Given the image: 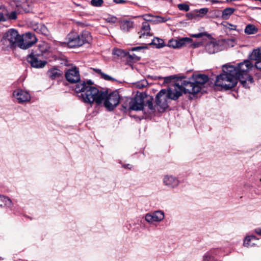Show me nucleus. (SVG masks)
I'll use <instances>...</instances> for the list:
<instances>
[{"label":"nucleus","instance_id":"obj_40","mask_svg":"<svg viewBox=\"0 0 261 261\" xmlns=\"http://www.w3.org/2000/svg\"><path fill=\"white\" fill-rule=\"evenodd\" d=\"M147 84L146 81H143L136 84V87L139 89L145 87Z\"/></svg>","mask_w":261,"mask_h":261},{"label":"nucleus","instance_id":"obj_43","mask_svg":"<svg viewBox=\"0 0 261 261\" xmlns=\"http://www.w3.org/2000/svg\"><path fill=\"white\" fill-rule=\"evenodd\" d=\"M174 77L172 76L164 77H163L164 83L166 84L171 83L173 82V80L174 79Z\"/></svg>","mask_w":261,"mask_h":261},{"label":"nucleus","instance_id":"obj_6","mask_svg":"<svg viewBox=\"0 0 261 261\" xmlns=\"http://www.w3.org/2000/svg\"><path fill=\"white\" fill-rule=\"evenodd\" d=\"M66 39L68 46L74 47L90 43L92 41V36L88 31H83L80 34L72 32L68 35Z\"/></svg>","mask_w":261,"mask_h":261},{"label":"nucleus","instance_id":"obj_44","mask_svg":"<svg viewBox=\"0 0 261 261\" xmlns=\"http://www.w3.org/2000/svg\"><path fill=\"white\" fill-rule=\"evenodd\" d=\"M225 27L230 30H236L237 29V25L229 23H227Z\"/></svg>","mask_w":261,"mask_h":261},{"label":"nucleus","instance_id":"obj_31","mask_svg":"<svg viewBox=\"0 0 261 261\" xmlns=\"http://www.w3.org/2000/svg\"><path fill=\"white\" fill-rule=\"evenodd\" d=\"M49 48L48 44L45 42H42L38 45V49L41 52V54H39L40 56H42L43 53L47 52Z\"/></svg>","mask_w":261,"mask_h":261},{"label":"nucleus","instance_id":"obj_14","mask_svg":"<svg viewBox=\"0 0 261 261\" xmlns=\"http://www.w3.org/2000/svg\"><path fill=\"white\" fill-rule=\"evenodd\" d=\"M13 95L19 103L28 102L31 99L30 94L22 89H18L14 90Z\"/></svg>","mask_w":261,"mask_h":261},{"label":"nucleus","instance_id":"obj_37","mask_svg":"<svg viewBox=\"0 0 261 261\" xmlns=\"http://www.w3.org/2000/svg\"><path fill=\"white\" fill-rule=\"evenodd\" d=\"M91 5L94 7H100L103 4V0H91Z\"/></svg>","mask_w":261,"mask_h":261},{"label":"nucleus","instance_id":"obj_45","mask_svg":"<svg viewBox=\"0 0 261 261\" xmlns=\"http://www.w3.org/2000/svg\"><path fill=\"white\" fill-rule=\"evenodd\" d=\"M204 35H205L204 33H200L198 34H193L192 36L195 38H200L202 37Z\"/></svg>","mask_w":261,"mask_h":261},{"label":"nucleus","instance_id":"obj_17","mask_svg":"<svg viewBox=\"0 0 261 261\" xmlns=\"http://www.w3.org/2000/svg\"><path fill=\"white\" fill-rule=\"evenodd\" d=\"M250 59L255 61V66L257 69H261V48L254 49L250 56Z\"/></svg>","mask_w":261,"mask_h":261},{"label":"nucleus","instance_id":"obj_21","mask_svg":"<svg viewBox=\"0 0 261 261\" xmlns=\"http://www.w3.org/2000/svg\"><path fill=\"white\" fill-rule=\"evenodd\" d=\"M195 84L200 86L201 89V86L207 82L208 77L205 74H199L195 76Z\"/></svg>","mask_w":261,"mask_h":261},{"label":"nucleus","instance_id":"obj_33","mask_svg":"<svg viewBox=\"0 0 261 261\" xmlns=\"http://www.w3.org/2000/svg\"><path fill=\"white\" fill-rule=\"evenodd\" d=\"M113 54L118 57H123L126 56L127 53L122 49L114 48L113 50Z\"/></svg>","mask_w":261,"mask_h":261},{"label":"nucleus","instance_id":"obj_20","mask_svg":"<svg viewBox=\"0 0 261 261\" xmlns=\"http://www.w3.org/2000/svg\"><path fill=\"white\" fill-rule=\"evenodd\" d=\"M258 239L253 235L247 236L243 242V245L245 247H251L256 245Z\"/></svg>","mask_w":261,"mask_h":261},{"label":"nucleus","instance_id":"obj_48","mask_svg":"<svg viewBox=\"0 0 261 261\" xmlns=\"http://www.w3.org/2000/svg\"><path fill=\"white\" fill-rule=\"evenodd\" d=\"M200 45H201V43H200V42H197V43H193V44H192V46H193L194 47H199Z\"/></svg>","mask_w":261,"mask_h":261},{"label":"nucleus","instance_id":"obj_39","mask_svg":"<svg viewBox=\"0 0 261 261\" xmlns=\"http://www.w3.org/2000/svg\"><path fill=\"white\" fill-rule=\"evenodd\" d=\"M177 7L180 10H183L186 12L188 11L190 9L189 5L186 4H178Z\"/></svg>","mask_w":261,"mask_h":261},{"label":"nucleus","instance_id":"obj_34","mask_svg":"<svg viewBox=\"0 0 261 261\" xmlns=\"http://www.w3.org/2000/svg\"><path fill=\"white\" fill-rule=\"evenodd\" d=\"M97 73L100 74L101 75V76L102 79H105V80L107 81H112L114 79L111 76H109V75H107L103 72H101V70L99 69H94Z\"/></svg>","mask_w":261,"mask_h":261},{"label":"nucleus","instance_id":"obj_32","mask_svg":"<svg viewBox=\"0 0 261 261\" xmlns=\"http://www.w3.org/2000/svg\"><path fill=\"white\" fill-rule=\"evenodd\" d=\"M169 18L162 17L160 16H155L152 17L151 22L153 23H159L162 22H165L169 20Z\"/></svg>","mask_w":261,"mask_h":261},{"label":"nucleus","instance_id":"obj_16","mask_svg":"<svg viewBox=\"0 0 261 261\" xmlns=\"http://www.w3.org/2000/svg\"><path fill=\"white\" fill-rule=\"evenodd\" d=\"M163 182L165 186L171 189L177 187L179 183L177 177L171 175H165L163 178Z\"/></svg>","mask_w":261,"mask_h":261},{"label":"nucleus","instance_id":"obj_46","mask_svg":"<svg viewBox=\"0 0 261 261\" xmlns=\"http://www.w3.org/2000/svg\"><path fill=\"white\" fill-rule=\"evenodd\" d=\"M114 2L116 4H122L125 3L124 0H114Z\"/></svg>","mask_w":261,"mask_h":261},{"label":"nucleus","instance_id":"obj_27","mask_svg":"<svg viewBox=\"0 0 261 261\" xmlns=\"http://www.w3.org/2000/svg\"><path fill=\"white\" fill-rule=\"evenodd\" d=\"M8 10L3 6H0V21H4L7 19Z\"/></svg>","mask_w":261,"mask_h":261},{"label":"nucleus","instance_id":"obj_18","mask_svg":"<svg viewBox=\"0 0 261 261\" xmlns=\"http://www.w3.org/2000/svg\"><path fill=\"white\" fill-rule=\"evenodd\" d=\"M191 39L189 38H183L179 40L171 39L169 40L168 46L174 48H179L184 46L186 42H190Z\"/></svg>","mask_w":261,"mask_h":261},{"label":"nucleus","instance_id":"obj_26","mask_svg":"<svg viewBox=\"0 0 261 261\" xmlns=\"http://www.w3.org/2000/svg\"><path fill=\"white\" fill-rule=\"evenodd\" d=\"M235 9L232 8H227L225 9L222 13L221 17L223 19H228L230 16L233 13Z\"/></svg>","mask_w":261,"mask_h":261},{"label":"nucleus","instance_id":"obj_11","mask_svg":"<svg viewBox=\"0 0 261 261\" xmlns=\"http://www.w3.org/2000/svg\"><path fill=\"white\" fill-rule=\"evenodd\" d=\"M165 218V214L163 211L159 210L152 213H148L145 215V219L149 223L154 222H160L162 221Z\"/></svg>","mask_w":261,"mask_h":261},{"label":"nucleus","instance_id":"obj_13","mask_svg":"<svg viewBox=\"0 0 261 261\" xmlns=\"http://www.w3.org/2000/svg\"><path fill=\"white\" fill-rule=\"evenodd\" d=\"M65 77L69 82L71 83H79L80 75L79 71L76 67L68 69L65 73Z\"/></svg>","mask_w":261,"mask_h":261},{"label":"nucleus","instance_id":"obj_52","mask_svg":"<svg viewBox=\"0 0 261 261\" xmlns=\"http://www.w3.org/2000/svg\"><path fill=\"white\" fill-rule=\"evenodd\" d=\"M259 180H260V181H261V178H260Z\"/></svg>","mask_w":261,"mask_h":261},{"label":"nucleus","instance_id":"obj_19","mask_svg":"<svg viewBox=\"0 0 261 261\" xmlns=\"http://www.w3.org/2000/svg\"><path fill=\"white\" fill-rule=\"evenodd\" d=\"M33 29L37 33L47 36L49 34V31L47 28L42 23H35L32 26Z\"/></svg>","mask_w":261,"mask_h":261},{"label":"nucleus","instance_id":"obj_15","mask_svg":"<svg viewBox=\"0 0 261 261\" xmlns=\"http://www.w3.org/2000/svg\"><path fill=\"white\" fill-rule=\"evenodd\" d=\"M205 49L208 54H213L221 50L222 49V47L220 45L219 42L212 40L206 43Z\"/></svg>","mask_w":261,"mask_h":261},{"label":"nucleus","instance_id":"obj_10","mask_svg":"<svg viewBox=\"0 0 261 261\" xmlns=\"http://www.w3.org/2000/svg\"><path fill=\"white\" fill-rule=\"evenodd\" d=\"M21 43L19 44L20 48L23 49H27L31 47L37 41L36 37L31 33H27L21 36Z\"/></svg>","mask_w":261,"mask_h":261},{"label":"nucleus","instance_id":"obj_30","mask_svg":"<svg viewBox=\"0 0 261 261\" xmlns=\"http://www.w3.org/2000/svg\"><path fill=\"white\" fill-rule=\"evenodd\" d=\"M149 40L150 42L149 44L155 45L159 48L163 46L164 41L161 39L155 38H154L153 39H152V38H151Z\"/></svg>","mask_w":261,"mask_h":261},{"label":"nucleus","instance_id":"obj_9","mask_svg":"<svg viewBox=\"0 0 261 261\" xmlns=\"http://www.w3.org/2000/svg\"><path fill=\"white\" fill-rule=\"evenodd\" d=\"M139 37L143 41L142 44L148 45L150 43V39L153 36L150 32V27L147 22H143L142 24L140 31L138 33Z\"/></svg>","mask_w":261,"mask_h":261},{"label":"nucleus","instance_id":"obj_42","mask_svg":"<svg viewBox=\"0 0 261 261\" xmlns=\"http://www.w3.org/2000/svg\"><path fill=\"white\" fill-rule=\"evenodd\" d=\"M202 261H214V257L207 253L203 256Z\"/></svg>","mask_w":261,"mask_h":261},{"label":"nucleus","instance_id":"obj_5","mask_svg":"<svg viewBox=\"0 0 261 261\" xmlns=\"http://www.w3.org/2000/svg\"><path fill=\"white\" fill-rule=\"evenodd\" d=\"M152 98L145 100L141 96H137L129 102L128 109L134 111H143L145 113L152 114L155 112Z\"/></svg>","mask_w":261,"mask_h":261},{"label":"nucleus","instance_id":"obj_35","mask_svg":"<svg viewBox=\"0 0 261 261\" xmlns=\"http://www.w3.org/2000/svg\"><path fill=\"white\" fill-rule=\"evenodd\" d=\"M0 199L2 202L5 203V205L7 206L10 207L13 204L10 198L4 196H0Z\"/></svg>","mask_w":261,"mask_h":261},{"label":"nucleus","instance_id":"obj_47","mask_svg":"<svg viewBox=\"0 0 261 261\" xmlns=\"http://www.w3.org/2000/svg\"><path fill=\"white\" fill-rule=\"evenodd\" d=\"M254 232L259 235V236H261V228H257V229H255V230H254Z\"/></svg>","mask_w":261,"mask_h":261},{"label":"nucleus","instance_id":"obj_24","mask_svg":"<svg viewBox=\"0 0 261 261\" xmlns=\"http://www.w3.org/2000/svg\"><path fill=\"white\" fill-rule=\"evenodd\" d=\"M208 12V9L207 8H201L199 10H195L193 12L192 18L203 17Z\"/></svg>","mask_w":261,"mask_h":261},{"label":"nucleus","instance_id":"obj_4","mask_svg":"<svg viewBox=\"0 0 261 261\" xmlns=\"http://www.w3.org/2000/svg\"><path fill=\"white\" fill-rule=\"evenodd\" d=\"M172 87L175 93L178 92L179 97L182 93L195 94L200 90V86L196 85L195 83L190 82L188 80L183 78L177 80Z\"/></svg>","mask_w":261,"mask_h":261},{"label":"nucleus","instance_id":"obj_8","mask_svg":"<svg viewBox=\"0 0 261 261\" xmlns=\"http://www.w3.org/2000/svg\"><path fill=\"white\" fill-rule=\"evenodd\" d=\"M104 106L109 110H113L119 103L120 96L117 91H114L110 94L105 92Z\"/></svg>","mask_w":261,"mask_h":261},{"label":"nucleus","instance_id":"obj_25","mask_svg":"<svg viewBox=\"0 0 261 261\" xmlns=\"http://www.w3.org/2000/svg\"><path fill=\"white\" fill-rule=\"evenodd\" d=\"M47 75L50 79L54 80L61 76V72L57 68H52L48 71Z\"/></svg>","mask_w":261,"mask_h":261},{"label":"nucleus","instance_id":"obj_41","mask_svg":"<svg viewBox=\"0 0 261 261\" xmlns=\"http://www.w3.org/2000/svg\"><path fill=\"white\" fill-rule=\"evenodd\" d=\"M8 18L11 20H15L17 18V12L14 11L12 12L9 15L8 14Z\"/></svg>","mask_w":261,"mask_h":261},{"label":"nucleus","instance_id":"obj_49","mask_svg":"<svg viewBox=\"0 0 261 261\" xmlns=\"http://www.w3.org/2000/svg\"><path fill=\"white\" fill-rule=\"evenodd\" d=\"M123 167L124 168H128L131 169L132 168V165L130 164H126L123 165Z\"/></svg>","mask_w":261,"mask_h":261},{"label":"nucleus","instance_id":"obj_29","mask_svg":"<svg viewBox=\"0 0 261 261\" xmlns=\"http://www.w3.org/2000/svg\"><path fill=\"white\" fill-rule=\"evenodd\" d=\"M133 27V22L131 21H124L121 24V29L124 31H128Z\"/></svg>","mask_w":261,"mask_h":261},{"label":"nucleus","instance_id":"obj_2","mask_svg":"<svg viewBox=\"0 0 261 261\" xmlns=\"http://www.w3.org/2000/svg\"><path fill=\"white\" fill-rule=\"evenodd\" d=\"M93 83L89 80L76 84L74 90L76 93H81V97L85 103L92 104L95 102L97 104L101 103L105 97V92L99 91L97 88L92 86Z\"/></svg>","mask_w":261,"mask_h":261},{"label":"nucleus","instance_id":"obj_7","mask_svg":"<svg viewBox=\"0 0 261 261\" xmlns=\"http://www.w3.org/2000/svg\"><path fill=\"white\" fill-rule=\"evenodd\" d=\"M21 35L14 29H10L4 35L2 39V43L5 48H20L19 44L21 43Z\"/></svg>","mask_w":261,"mask_h":261},{"label":"nucleus","instance_id":"obj_51","mask_svg":"<svg viewBox=\"0 0 261 261\" xmlns=\"http://www.w3.org/2000/svg\"><path fill=\"white\" fill-rule=\"evenodd\" d=\"M123 108H124V109H127V107H124V106H123Z\"/></svg>","mask_w":261,"mask_h":261},{"label":"nucleus","instance_id":"obj_23","mask_svg":"<svg viewBox=\"0 0 261 261\" xmlns=\"http://www.w3.org/2000/svg\"><path fill=\"white\" fill-rule=\"evenodd\" d=\"M144 47L143 46H137L133 47L131 49V52L128 53V56L130 59L135 61H138L140 59V57L138 54H135L133 53L134 51H139L142 49Z\"/></svg>","mask_w":261,"mask_h":261},{"label":"nucleus","instance_id":"obj_22","mask_svg":"<svg viewBox=\"0 0 261 261\" xmlns=\"http://www.w3.org/2000/svg\"><path fill=\"white\" fill-rule=\"evenodd\" d=\"M16 3V7L20 8L22 11L25 12L30 11V8L28 3L26 0H14Z\"/></svg>","mask_w":261,"mask_h":261},{"label":"nucleus","instance_id":"obj_38","mask_svg":"<svg viewBox=\"0 0 261 261\" xmlns=\"http://www.w3.org/2000/svg\"><path fill=\"white\" fill-rule=\"evenodd\" d=\"M153 17V15L150 14H144L141 16H138V17H141L144 20H145V22L150 21L151 22L152 17Z\"/></svg>","mask_w":261,"mask_h":261},{"label":"nucleus","instance_id":"obj_1","mask_svg":"<svg viewBox=\"0 0 261 261\" xmlns=\"http://www.w3.org/2000/svg\"><path fill=\"white\" fill-rule=\"evenodd\" d=\"M253 67V64L249 60L239 63L237 67L224 65L222 67L223 73L217 76L215 85L222 89L228 90L236 86L239 80L244 87L249 88L250 84L253 82V79L248 72Z\"/></svg>","mask_w":261,"mask_h":261},{"label":"nucleus","instance_id":"obj_28","mask_svg":"<svg viewBox=\"0 0 261 261\" xmlns=\"http://www.w3.org/2000/svg\"><path fill=\"white\" fill-rule=\"evenodd\" d=\"M258 29L254 25L248 24L245 29V33L248 35L254 34L257 33Z\"/></svg>","mask_w":261,"mask_h":261},{"label":"nucleus","instance_id":"obj_12","mask_svg":"<svg viewBox=\"0 0 261 261\" xmlns=\"http://www.w3.org/2000/svg\"><path fill=\"white\" fill-rule=\"evenodd\" d=\"M39 53H32L28 55L27 60L29 63H30L32 67L34 68H43L46 64V62L42 61L38 59V57L40 56Z\"/></svg>","mask_w":261,"mask_h":261},{"label":"nucleus","instance_id":"obj_50","mask_svg":"<svg viewBox=\"0 0 261 261\" xmlns=\"http://www.w3.org/2000/svg\"><path fill=\"white\" fill-rule=\"evenodd\" d=\"M212 3H219V1H217V0H212L211 1Z\"/></svg>","mask_w":261,"mask_h":261},{"label":"nucleus","instance_id":"obj_3","mask_svg":"<svg viewBox=\"0 0 261 261\" xmlns=\"http://www.w3.org/2000/svg\"><path fill=\"white\" fill-rule=\"evenodd\" d=\"M179 93H175L172 86L169 87L168 90H161L156 96V106L154 107L160 112L164 111L168 107V100L177 99L179 97Z\"/></svg>","mask_w":261,"mask_h":261},{"label":"nucleus","instance_id":"obj_36","mask_svg":"<svg viewBox=\"0 0 261 261\" xmlns=\"http://www.w3.org/2000/svg\"><path fill=\"white\" fill-rule=\"evenodd\" d=\"M105 19L107 22L111 23H114L117 21V17L112 15H108Z\"/></svg>","mask_w":261,"mask_h":261}]
</instances>
